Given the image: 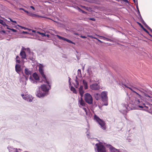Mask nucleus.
<instances>
[{
  "label": "nucleus",
  "instance_id": "f257e3e1",
  "mask_svg": "<svg viewBox=\"0 0 152 152\" xmlns=\"http://www.w3.org/2000/svg\"><path fill=\"white\" fill-rule=\"evenodd\" d=\"M39 71L43 79L44 83H46L48 85L43 84L39 87L38 90L36 93V96L39 98L43 97L48 94L49 90L51 88V86L50 83L46 77V75L44 74V70L42 67H39Z\"/></svg>",
  "mask_w": 152,
  "mask_h": 152
},
{
  "label": "nucleus",
  "instance_id": "f03ea898",
  "mask_svg": "<svg viewBox=\"0 0 152 152\" xmlns=\"http://www.w3.org/2000/svg\"><path fill=\"white\" fill-rule=\"evenodd\" d=\"M124 81L125 80H124L123 81L120 82L119 85L122 86L123 88H124V87H125L128 88L131 90L134 93L133 95L135 98L134 103L135 104H140V103L142 102V96L138 91H135V90H137V88L135 87L132 86L129 87L126 83L124 82Z\"/></svg>",
  "mask_w": 152,
  "mask_h": 152
},
{
  "label": "nucleus",
  "instance_id": "7ed1b4c3",
  "mask_svg": "<svg viewBox=\"0 0 152 152\" xmlns=\"http://www.w3.org/2000/svg\"><path fill=\"white\" fill-rule=\"evenodd\" d=\"M107 95V92L105 91H102L101 94L100 96L102 100L104 103L102 104V105L107 106L108 105L107 102L108 98Z\"/></svg>",
  "mask_w": 152,
  "mask_h": 152
},
{
  "label": "nucleus",
  "instance_id": "20e7f679",
  "mask_svg": "<svg viewBox=\"0 0 152 152\" xmlns=\"http://www.w3.org/2000/svg\"><path fill=\"white\" fill-rule=\"evenodd\" d=\"M94 119L99 124L102 129L104 130L106 129V127L105 126L104 122L95 114L94 115Z\"/></svg>",
  "mask_w": 152,
  "mask_h": 152
},
{
  "label": "nucleus",
  "instance_id": "39448f33",
  "mask_svg": "<svg viewBox=\"0 0 152 152\" xmlns=\"http://www.w3.org/2000/svg\"><path fill=\"white\" fill-rule=\"evenodd\" d=\"M84 99L85 101L89 104H91L93 103V98L90 94L88 93H86L85 94Z\"/></svg>",
  "mask_w": 152,
  "mask_h": 152
},
{
  "label": "nucleus",
  "instance_id": "423d86ee",
  "mask_svg": "<svg viewBox=\"0 0 152 152\" xmlns=\"http://www.w3.org/2000/svg\"><path fill=\"white\" fill-rule=\"evenodd\" d=\"M97 150L98 152H106L105 147L102 145L101 142L96 144Z\"/></svg>",
  "mask_w": 152,
  "mask_h": 152
},
{
  "label": "nucleus",
  "instance_id": "0eeeda50",
  "mask_svg": "<svg viewBox=\"0 0 152 152\" xmlns=\"http://www.w3.org/2000/svg\"><path fill=\"white\" fill-rule=\"evenodd\" d=\"M99 83H93L90 86V88L93 90H98L100 88V87L99 85Z\"/></svg>",
  "mask_w": 152,
  "mask_h": 152
},
{
  "label": "nucleus",
  "instance_id": "6e6552de",
  "mask_svg": "<svg viewBox=\"0 0 152 152\" xmlns=\"http://www.w3.org/2000/svg\"><path fill=\"white\" fill-rule=\"evenodd\" d=\"M104 39L110 42H113V40L112 39H113L112 35H109L107 34H105L104 36H101Z\"/></svg>",
  "mask_w": 152,
  "mask_h": 152
},
{
  "label": "nucleus",
  "instance_id": "1a4fd4ad",
  "mask_svg": "<svg viewBox=\"0 0 152 152\" xmlns=\"http://www.w3.org/2000/svg\"><path fill=\"white\" fill-rule=\"evenodd\" d=\"M56 36H57L59 39H62L64 41H66L68 42L69 43H71L72 44L74 45H75V43L74 42H73L72 41L70 40H69L68 39H67L66 38H65L64 37H62L59 36L58 35H56Z\"/></svg>",
  "mask_w": 152,
  "mask_h": 152
},
{
  "label": "nucleus",
  "instance_id": "9d476101",
  "mask_svg": "<svg viewBox=\"0 0 152 152\" xmlns=\"http://www.w3.org/2000/svg\"><path fill=\"white\" fill-rule=\"evenodd\" d=\"M79 106L80 107H84L86 106V103L82 98V97L80 98V99L79 100Z\"/></svg>",
  "mask_w": 152,
  "mask_h": 152
},
{
  "label": "nucleus",
  "instance_id": "9b49d317",
  "mask_svg": "<svg viewBox=\"0 0 152 152\" xmlns=\"http://www.w3.org/2000/svg\"><path fill=\"white\" fill-rule=\"evenodd\" d=\"M128 106L127 105H125L123 107L124 109L120 110V111L123 114H125L126 113L127 111L129 110L128 108Z\"/></svg>",
  "mask_w": 152,
  "mask_h": 152
},
{
  "label": "nucleus",
  "instance_id": "f8f14e48",
  "mask_svg": "<svg viewBox=\"0 0 152 152\" xmlns=\"http://www.w3.org/2000/svg\"><path fill=\"white\" fill-rule=\"evenodd\" d=\"M135 91H139L141 93H143L145 96L147 97H149L150 98L151 97L147 94H146L147 93V91L146 90H145L141 88L140 89H138L137 88V90H135Z\"/></svg>",
  "mask_w": 152,
  "mask_h": 152
},
{
  "label": "nucleus",
  "instance_id": "ddd939ff",
  "mask_svg": "<svg viewBox=\"0 0 152 152\" xmlns=\"http://www.w3.org/2000/svg\"><path fill=\"white\" fill-rule=\"evenodd\" d=\"M111 152H121L118 149H117L113 147L111 145H109L108 146Z\"/></svg>",
  "mask_w": 152,
  "mask_h": 152
},
{
  "label": "nucleus",
  "instance_id": "4468645a",
  "mask_svg": "<svg viewBox=\"0 0 152 152\" xmlns=\"http://www.w3.org/2000/svg\"><path fill=\"white\" fill-rule=\"evenodd\" d=\"M20 55L21 56V58L22 60L26 59V60H27V58H26V54L25 52L24 51L21 50L20 53Z\"/></svg>",
  "mask_w": 152,
  "mask_h": 152
},
{
  "label": "nucleus",
  "instance_id": "2eb2a0df",
  "mask_svg": "<svg viewBox=\"0 0 152 152\" xmlns=\"http://www.w3.org/2000/svg\"><path fill=\"white\" fill-rule=\"evenodd\" d=\"M79 93L81 96L82 97L83 96V94L84 93V91L83 89V86L82 85L80 86L79 89Z\"/></svg>",
  "mask_w": 152,
  "mask_h": 152
},
{
  "label": "nucleus",
  "instance_id": "dca6fc26",
  "mask_svg": "<svg viewBox=\"0 0 152 152\" xmlns=\"http://www.w3.org/2000/svg\"><path fill=\"white\" fill-rule=\"evenodd\" d=\"M15 71L17 73L19 74V72L21 70L20 66L19 64H17L15 66Z\"/></svg>",
  "mask_w": 152,
  "mask_h": 152
},
{
  "label": "nucleus",
  "instance_id": "f3484780",
  "mask_svg": "<svg viewBox=\"0 0 152 152\" xmlns=\"http://www.w3.org/2000/svg\"><path fill=\"white\" fill-rule=\"evenodd\" d=\"M7 148L9 152H18L17 151V148H14L13 147H8Z\"/></svg>",
  "mask_w": 152,
  "mask_h": 152
},
{
  "label": "nucleus",
  "instance_id": "a211bd4d",
  "mask_svg": "<svg viewBox=\"0 0 152 152\" xmlns=\"http://www.w3.org/2000/svg\"><path fill=\"white\" fill-rule=\"evenodd\" d=\"M25 73L26 75L28 76L31 75L32 73L31 71L29 70L27 68L25 69Z\"/></svg>",
  "mask_w": 152,
  "mask_h": 152
},
{
  "label": "nucleus",
  "instance_id": "6ab92c4d",
  "mask_svg": "<svg viewBox=\"0 0 152 152\" xmlns=\"http://www.w3.org/2000/svg\"><path fill=\"white\" fill-rule=\"evenodd\" d=\"M33 77L34 80H39V77L38 75L35 72L33 74Z\"/></svg>",
  "mask_w": 152,
  "mask_h": 152
},
{
  "label": "nucleus",
  "instance_id": "aec40b11",
  "mask_svg": "<svg viewBox=\"0 0 152 152\" xmlns=\"http://www.w3.org/2000/svg\"><path fill=\"white\" fill-rule=\"evenodd\" d=\"M141 22L148 29L152 32V29L146 24L144 20H143Z\"/></svg>",
  "mask_w": 152,
  "mask_h": 152
},
{
  "label": "nucleus",
  "instance_id": "412c9836",
  "mask_svg": "<svg viewBox=\"0 0 152 152\" xmlns=\"http://www.w3.org/2000/svg\"><path fill=\"white\" fill-rule=\"evenodd\" d=\"M28 57L31 60L33 61L34 60L33 55L34 53L32 52L31 51L28 53Z\"/></svg>",
  "mask_w": 152,
  "mask_h": 152
},
{
  "label": "nucleus",
  "instance_id": "4be33fe9",
  "mask_svg": "<svg viewBox=\"0 0 152 152\" xmlns=\"http://www.w3.org/2000/svg\"><path fill=\"white\" fill-rule=\"evenodd\" d=\"M83 84L84 86L85 89H87L88 88V83L85 80H82Z\"/></svg>",
  "mask_w": 152,
  "mask_h": 152
},
{
  "label": "nucleus",
  "instance_id": "5701e85b",
  "mask_svg": "<svg viewBox=\"0 0 152 152\" xmlns=\"http://www.w3.org/2000/svg\"><path fill=\"white\" fill-rule=\"evenodd\" d=\"M33 98L31 95H27V97L26 101L31 102L32 101Z\"/></svg>",
  "mask_w": 152,
  "mask_h": 152
},
{
  "label": "nucleus",
  "instance_id": "b1692460",
  "mask_svg": "<svg viewBox=\"0 0 152 152\" xmlns=\"http://www.w3.org/2000/svg\"><path fill=\"white\" fill-rule=\"evenodd\" d=\"M94 96L96 100H98L100 98V95L98 93H96L94 94Z\"/></svg>",
  "mask_w": 152,
  "mask_h": 152
},
{
  "label": "nucleus",
  "instance_id": "393cba45",
  "mask_svg": "<svg viewBox=\"0 0 152 152\" xmlns=\"http://www.w3.org/2000/svg\"><path fill=\"white\" fill-rule=\"evenodd\" d=\"M82 78H79L78 76H76L75 77V79H74V80L75 83L79 82V81H81L82 80Z\"/></svg>",
  "mask_w": 152,
  "mask_h": 152
},
{
  "label": "nucleus",
  "instance_id": "a878e982",
  "mask_svg": "<svg viewBox=\"0 0 152 152\" xmlns=\"http://www.w3.org/2000/svg\"><path fill=\"white\" fill-rule=\"evenodd\" d=\"M77 76L79 78H82L81 70L80 69H78L77 70Z\"/></svg>",
  "mask_w": 152,
  "mask_h": 152
},
{
  "label": "nucleus",
  "instance_id": "bb28decb",
  "mask_svg": "<svg viewBox=\"0 0 152 152\" xmlns=\"http://www.w3.org/2000/svg\"><path fill=\"white\" fill-rule=\"evenodd\" d=\"M29 79L30 81L36 84L37 83V80H34L32 77L31 76L30 77Z\"/></svg>",
  "mask_w": 152,
  "mask_h": 152
},
{
  "label": "nucleus",
  "instance_id": "cd10ccee",
  "mask_svg": "<svg viewBox=\"0 0 152 152\" xmlns=\"http://www.w3.org/2000/svg\"><path fill=\"white\" fill-rule=\"evenodd\" d=\"M0 23L3 25L4 26L8 27V26L3 21V20L0 19Z\"/></svg>",
  "mask_w": 152,
  "mask_h": 152
},
{
  "label": "nucleus",
  "instance_id": "c85d7f7f",
  "mask_svg": "<svg viewBox=\"0 0 152 152\" xmlns=\"http://www.w3.org/2000/svg\"><path fill=\"white\" fill-rule=\"evenodd\" d=\"M71 90L72 91L73 93L76 94L77 92L76 89L73 86H72L70 88Z\"/></svg>",
  "mask_w": 152,
  "mask_h": 152
},
{
  "label": "nucleus",
  "instance_id": "c756f323",
  "mask_svg": "<svg viewBox=\"0 0 152 152\" xmlns=\"http://www.w3.org/2000/svg\"><path fill=\"white\" fill-rule=\"evenodd\" d=\"M88 37H89L90 38H94V39H96L99 42H100L101 43H102L103 42L102 41H101L100 40H99V39H98L96 38L95 37H93V36H92L88 35Z\"/></svg>",
  "mask_w": 152,
  "mask_h": 152
},
{
  "label": "nucleus",
  "instance_id": "7c9ffc66",
  "mask_svg": "<svg viewBox=\"0 0 152 152\" xmlns=\"http://www.w3.org/2000/svg\"><path fill=\"white\" fill-rule=\"evenodd\" d=\"M78 11L80 12H81L82 13L84 14H86L87 13L85 11H84L83 10H82L81 9H80L79 7H78Z\"/></svg>",
  "mask_w": 152,
  "mask_h": 152
},
{
  "label": "nucleus",
  "instance_id": "2f4dec72",
  "mask_svg": "<svg viewBox=\"0 0 152 152\" xmlns=\"http://www.w3.org/2000/svg\"><path fill=\"white\" fill-rule=\"evenodd\" d=\"M27 15L29 16H32V17H33V16H37V15H36V14H33V13H31V12H28V13H27Z\"/></svg>",
  "mask_w": 152,
  "mask_h": 152
},
{
  "label": "nucleus",
  "instance_id": "473e14b6",
  "mask_svg": "<svg viewBox=\"0 0 152 152\" xmlns=\"http://www.w3.org/2000/svg\"><path fill=\"white\" fill-rule=\"evenodd\" d=\"M143 30L147 33L152 38V35L149 33V32L145 28L144 29H143Z\"/></svg>",
  "mask_w": 152,
  "mask_h": 152
},
{
  "label": "nucleus",
  "instance_id": "72a5a7b5",
  "mask_svg": "<svg viewBox=\"0 0 152 152\" xmlns=\"http://www.w3.org/2000/svg\"><path fill=\"white\" fill-rule=\"evenodd\" d=\"M137 23L141 27V28H142L143 30V29H144L145 28L139 22H137Z\"/></svg>",
  "mask_w": 152,
  "mask_h": 152
},
{
  "label": "nucleus",
  "instance_id": "f704fd0d",
  "mask_svg": "<svg viewBox=\"0 0 152 152\" xmlns=\"http://www.w3.org/2000/svg\"><path fill=\"white\" fill-rule=\"evenodd\" d=\"M24 100H26L27 97V95H24L23 94H21Z\"/></svg>",
  "mask_w": 152,
  "mask_h": 152
},
{
  "label": "nucleus",
  "instance_id": "c9c22d12",
  "mask_svg": "<svg viewBox=\"0 0 152 152\" xmlns=\"http://www.w3.org/2000/svg\"><path fill=\"white\" fill-rule=\"evenodd\" d=\"M7 29H10V30L12 31L13 32H16L17 31L16 29H15L13 28H9L8 27H7Z\"/></svg>",
  "mask_w": 152,
  "mask_h": 152
},
{
  "label": "nucleus",
  "instance_id": "e433bc0d",
  "mask_svg": "<svg viewBox=\"0 0 152 152\" xmlns=\"http://www.w3.org/2000/svg\"><path fill=\"white\" fill-rule=\"evenodd\" d=\"M19 10H23V11L24 12H25L26 13H28V12L27 11V10H25L24 8H19Z\"/></svg>",
  "mask_w": 152,
  "mask_h": 152
},
{
  "label": "nucleus",
  "instance_id": "4c0bfd02",
  "mask_svg": "<svg viewBox=\"0 0 152 152\" xmlns=\"http://www.w3.org/2000/svg\"><path fill=\"white\" fill-rule=\"evenodd\" d=\"M22 72L23 74V76L24 77H25V79H26V80L27 81L28 80V76L24 75L23 72Z\"/></svg>",
  "mask_w": 152,
  "mask_h": 152
},
{
  "label": "nucleus",
  "instance_id": "58836bf2",
  "mask_svg": "<svg viewBox=\"0 0 152 152\" xmlns=\"http://www.w3.org/2000/svg\"><path fill=\"white\" fill-rule=\"evenodd\" d=\"M83 109L86 112V115H87L88 110L86 108L83 107Z\"/></svg>",
  "mask_w": 152,
  "mask_h": 152
},
{
  "label": "nucleus",
  "instance_id": "ea45409f",
  "mask_svg": "<svg viewBox=\"0 0 152 152\" xmlns=\"http://www.w3.org/2000/svg\"><path fill=\"white\" fill-rule=\"evenodd\" d=\"M76 85L75 86V87L76 88H78L79 86V82L76 83Z\"/></svg>",
  "mask_w": 152,
  "mask_h": 152
},
{
  "label": "nucleus",
  "instance_id": "a19ab883",
  "mask_svg": "<svg viewBox=\"0 0 152 152\" xmlns=\"http://www.w3.org/2000/svg\"><path fill=\"white\" fill-rule=\"evenodd\" d=\"M22 33L23 34H31V33H29L28 32L26 31H23L22 32Z\"/></svg>",
  "mask_w": 152,
  "mask_h": 152
},
{
  "label": "nucleus",
  "instance_id": "79ce46f5",
  "mask_svg": "<svg viewBox=\"0 0 152 152\" xmlns=\"http://www.w3.org/2000/svg\"><path fill=\"white\" fill-rule=\"evenodd\" d=\"M121 1H123L124 2H126V3L129 4V3L128 0H121Z\"/></svg>",
  "mask_w": 152,
  "mask_h": 152
},
{
  "label": "nucleus",
  "instance_id": "37998d69",
  "mask_svg": "<svg viewBox=\"0 0 152 152\" xmlns=\"http://www.w3.org/2000/svg\"><path fill=\"white\" fill-rule=\"evenodd\" d=\"M29 31H31L32 32L35 33L36 35V31L33 30H31L30 29H28Z\"/></svg>",
  "mask_w": 152,
  "mask_h": 152
},
{
  "label": "nucleus",
  "instance_id": "c03bdc74",
  "mask_svg": "<svg viewBox=\"0 0 152 152\" xmlns=\"http://www.w3.org/2000/svg\"><path fill=\"white\" fill-rule=\"evenodd\" d=\"M26 50L27 51V52L28 53L29 52H30L31 51L30 49L29 48H26Z\"/></svg>",
  "mask_w": 152,
  "mask_h": 152
},
{
  "label": "nucleus",
  "instance_id": "a18cd8bd",
  "mask_svg": "<svg viewBox=\"0 0 152 152\" xmlns=\"http://www.w3.org/2000/svg\"><path fill=\"white\" fill-rule=\"evenodd\" d=\"M135 4V5H136V8L137 9H139V8H138V2H137V3H136Z\"/></svg>",
  "mask_w": 152,
  "mask_h": 152
},
{
  "label": "nucleus",
  "instance_id": "49530a36",
  "mask_svg": "<svg viewBox=\"0 0 152 152\" xmlns=\"http://www.w3.org/2000/svg\"><path fill=\"white\" fill-rule=\"evenodd\" d=\"M89 20H91L93 21H95L96 20V19L95 18H89Z\"/></svg>",
  "mask_w": 152,
  "mask_h": 152
},
{
  "label": "nucleus",
  "instance_id": "de8ad7c7",
  "mask_svg": "<svg viewBox=\"0 0 152 152\" xmlns=\"http://www.w3.org/2000/svg\"><path fill=\"white\" fill-rule=\"evenodd\" d=\"M139 19L140 20L141 22L143 20V19L141 15L140 16H139Z\"/></svg>",
  "mask_w": 152,
  "mask_h": 152
},
{
  "label": "nucleus",
  "instance_id": "09e8293b",
  "mask_svg": "<svg viewBox=\"0 0 152 152\" xmlns=\"http://www.w3.org/2000/svg\"><path fill=\"white\" fill-rule=\"evenodd\" d=\"M68 79H69V85L70 86L71 85V81H70V80H71V79L69 77H68Z\"/></svg>",
  "mask_w": 152,
  "mask_h": 152
},
{
  "label": "nucleus",
  "instance_id": "8fccbe9b",
  "mask_svg": "<svg viewBox=\"0 0 152 152\" xmlns=\"http://www.w3.org/2000/svg\"><path fill=\"white\" fill-rule=\"evenodd\" d=\"M40 35H41V36L42 37H44L46 36V34L45 33H41V34H40Z\"/></svg>",
  "mask_w": 152,
  "mask_h": 152
},
{
  "label": "nucleus",
  "instance_id": "3c124183",
  "mask_svg": "<svg viewBox=\"0 0 152 152\" xmlns=\"http://www.w3.org/2000/svg\"><path fill=\"white\" fill-rule=\"evenodd\" d=\"M137 14L139 15V16H140L141 15L140 14V12L139 10V9H137Z\"/></svg>",
  "mask_w": 152,
  "mask_h": 152
},
{
  "label": "nucleus",
  "instance_id": "603ef678",
  "mask_svg": "<svg viewBox=\"0 0 152 152\" xmlns=\"http://www.w3.org/2000/svg\"><path fill=\"white\" fill-rule=\"evenodd\" d=\"M18 26L20 27H21L22 28H23V29H24V30H26V29H28L27 28H26L25 27H23V26H20L19 25H18Z\"/></svg>",
  "mask_w": 152,
  "mask_h": 152
},
{
  "label": "nucleus",
  "instance_id": "864d4df0",
  "mask_svg": "<svg viewBox=\"0 0 152 152\" xmlns=\"http://www.w3.org/2000/svg\"><path fill=\"white\" fill-rule=\"evenodd\" d=\"M16 62L17 63H20V60L17 59H16Z\"/></svg>",
  "mask_w": 152,
  "mask_h": 152
},
{
  "label": "nucleus",
  "instance_id": "5fc2aeb1",
  "mask_svg": "<svg viewBox=\"0 0 152 152\" xmlns=\"http://www.w3.org/2000/svg\"><path fill=\"white\" fill-rule=\"evenodd\" d=\"M80 37L81 38L83 39H85L87 38V37L85 36H81Z\"/></svg>",
  "mask_w": 152,
  "mask_h": 152
},
{
  "label": "nucleus",
  "instance_id": "6e6d98bb",
  "mask_svg": "<svg viewBox=\"0 0 152 152\" xmlns=\"http://www.w3.org/2000/svg\"><path fill=\"white\" fill-rule=\"evenodd\" d=\"M26 48H24V47H22L21 49V50H22L23 51V50H26Z\"/></svg>",
  "mask_w": 152,
  "mask_h": 152
},
{
  "label": "nucleus",
  "instance_id": "4d7b16f0",
  "mask_svg": "<svg viewBox=\"0 0 152 152\" xmlns=\"http://www.w3.org/2000/svg\"><path fill=\"white\" fill-rule=\"evenodd\" d=\"M30 7V8L33 9L34 10L35 9L34 7L33 6H31Z\"/></svg>",
  "mask_w": 152,
  "mask_h": 152
},
{
  "label": "nucleus",
  "instance_id": "13d9d810",
  "mask_svg": "<svg viewBox=\"0 0 152 152\" xmlns=\"http://www.w3.org/2000/svg\"><path fill=\"white\" fill-rule=\"evenodd\" d=\"M37 33H38V34H41V32H40L39 31H36V34H37Z\"/></svg>",
  "mask_w": 152,
  "mask_h": 152
},
{
  "label": "nucleus",
  "instance_id": "bf43d9fd",
  "mask_svg": "<svg viewBox=\"0 0 152 152\" xmlns=\"http://www.w3.org/2000/svg\"><path fill=\"white\" fill-rule=\"evenodd\" d=\"M12 22H13V23H17V22L15 20H12Z\"/></svg>",
  "mask_w": 152,
  "mask_h": 152
},
{
  "label": "nucleus",
  "instance_id": "052dcab7",
  "mask_svg": "<svg viewBox=\"0 0 152 152\" xmlns=\"http://www.w3.org/2000/svg\"><path fill=\"white\" fill-rule=\"evenodd\" d=\"M46 36L49 37H50V35L49 34H46Z\"/></svg>",
  "mask_w": 152,
  "mask_h": 152
},
{
  "label": "nucleus",
  "instance_id": "680f3d73",
  "mask_svg": "<svg viewBox=\"0 0 152 152\" xmlns=\"http://www.w3.org/2000/svg\"><path fill=\"white\" fill-rule=\"evenodd\" d=\"M18 58H19V57L18 56H17L16 58V59H18Z\"/></svg>",
  "mask_w": 152,
  "mask_h": 152
},
{
  "label": "nucleus",
  "instance_id": "e2e57ef3",
  "mask_svg": "<svg viewBox=\"0 0 152 152\" xmlns=\"http://www.w3.org/2000/svg\"><path fill=\"white\" fill-rule=\"evenodd\" d=\"M1 31L4 33H5V31L4 30H2Z\"/></svg>",
  "mask_w": 152,
  "mask_h": 152
},
{
  "label": "nucleus",
  "instance_id": "0e129e2a",
  "mask_svg": "<svg viewBox=\"0 0 152 152\" xmlns=\"http://www.w3.org/2000/svg\"><path fill=\"white\" fill-rule=\"evenodd\" d=\"M9 19L10 20V21H11V22L12 21V20L11 18H9Z\"/></svg>",
  "mask_w": 152,
  "mask_h": 152
},
{
  "label": "nucleus",
  "instance_id": "69168bd1",
  "mask_svg": "<svg viewBox=\"0 0 152 152\" xmlns=\"http://www.w3.org/2000/svg\"><path fill=\"white\" fill-rule=\"evenodd\" d=\"M133 2L135 4H136V0H133Z\"/></svg>",
  "mask_w": 152,
  "mask_h": 152
},
{
  "label": "nucleus",
  "instance_id": "338daca9",
  "mask_svg": "<svg viewBox=\"0 0 152 152\" xmlns=\"http://www.w3.org/2000/svg\"><path fill=\"white\" fill-rule=\"evenodd\" d=\"M38 40L39 41H42V40L40 39H38Z\"/></svg>",
  "mask_w": 152,
  "mask_h": 152
},
{
  "label": "nucleus",
  "instance_id": "774afa93",
  "mask_svg": "<svg viewBox=\"0 0 152 152\" xmlns=\"http://www.w3.org/2000/svg\"><path fill=\"white\" fill-rule=\"evenodd\" d=\"M77 57L78 60L79 59V57H78L77 56Z\"/></svg>",
  "mask_w": 152,
  "mask_h": 152
}]
</instances>
